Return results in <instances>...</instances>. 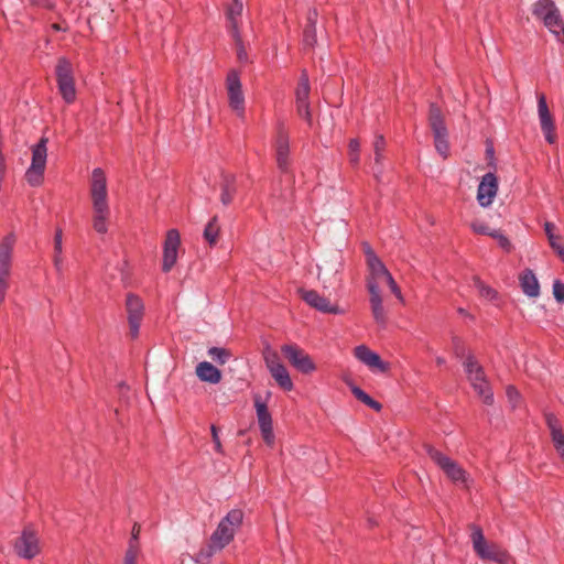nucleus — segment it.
<instances>
[{"mask_svg": "<svg viewBox=\"0 0 564 564\" xmlns=\"http://www.w3.org/2000/svg\"><path fill=\"white\" fill-rule=\"evenodd\" d=\"M90 196L94 209V229L98 234H106V225L109 216V206L107 202V178L102 169L96 167L91 173Z\"/></svg>", "mask_w": 564, "mask_h": 564, "instance_id": "obj_1", "label": "nucleus"}, {"mask_svg": "<svg viewBox=\"0 0 564 564\" xmlns=\"http://www.w3.org/2000/svg\"><path fill=\"white\" fill-rule=\"evenodd\" d=\"M532 14L557 39L564 42V21L553 0H536L532 4Z\"/></svg>", "mask_w": 564, "mask_h": 564, "instance_id": "obj_2", "label": "nucleus"}, {"mask_svg": "<svg viewBox=\"0 0 564 564\" xmlns=\"http://www.w3.org/2000/svg\"><path fill=\"white\" fill-rule=\"evenodd\" d=\"M427 121L433 133L435 149L443 159H446L449 154L448 130L443 111L436 102H430Z\"/></svg>", "mask_w": 564, "mask_h": 564, "instance_id": "obj_3", "label": "nucleus"}, {"mask_svg": "<svg viewBox=\"0 0 564 564\" xmlns=\"http://www.w3.org/2000/svg\"><path fill=\"white\" fill-rule=\"evenodd\" d=\"M243 521V511L241 509H231L218 523L216 530L210 535V540L221 550L225 549L235 538L236 531Z\"/></svg>", "mask_w": 564, "mask_h": 564, "instance_id": "obj_4", "label": "nucleus"}, {"mask_svg": "<svg viewBox=\"0 0 564 564\" xmlns=\"http://www.w3.org/2000/svg\"><path fill=\"white\" fill-rule=\"evenodd\" d=\"M471 541L476 554L485 561H494L500 564L507 563L510 558L509 553L499 545L488 544L482 529L477 524H470Z\"/></svg>", "mask_w": 564, "mask_h": 564, "instance_id": "obj_5", "label": "nucleus"}, {"mask_svg": "<svg viewBox=\"0 0 564 564\" xmlns=\"http://www.w3.org/2000/svg\"><path fill=\"white\" fill-rule=\"evenodd\" d=\"M46 137H42L36 144L32 147V162L25 172V181L32 187H37L44 182V172L47 158Z\"/></svg>", "mask_w": 564, "mask_h": 564, "instance_id": "obj_6", "label": "nucleus"}, {"mask_svg": "<svg viewBox=\"0 0 564 564\" xmlns=\"http://www.w3.org/2000/svg\"><path fill=\"white\" fill-rule=\"evenodd\" d=\"M55 76L58 91L63 100L70 105L76 99V87L74 78V68L70 61L64 56L57 59L55 66Z\"/></svg>", "mask_w": 564, "mask_h": 564, "instance_id": "obj_7", "label": "nucleus"}, {"mask_svg": "<svg viewBox=\"0 0 564 564\" xmlns=\"http://www.w3.org/2000/svg\"><path fill=\"white\" fill-rule=\"evenodd\" d=\"M429 457L444 471L453 482H466L467 471L451 457L444 455L431 444H424Z\"/></svg>", "mask_w": 564, "mask_h": 564, "instance_id": "obj_8", "label": "nucleus"}, {"mask_svg": "<svg viewBox=\"0 0 564 564\" xmlns=\"http://www.w3.org/2000/svg\"><path fill=\"white\" fill-rule=\"evenodd\" d=\"M14 553L24 560H33L41 553L40 538L33 524H26L13 543Z\"/></svg>", "mask_w": 564, "mask_h": 564, "instance_id": "obj_9", "label": "nucleus"}, {"mask_svg": "<svg viewBox=\"0 0 564 564\" xmlns=\"http://www.w3.org/2000/svg\"><path fill=\"white\" fill-rule=\"evenodd\" d=\"M281 352L290 365L303 375H310L316 370L312 357L296 344L281 346Z\"/></svg>", "mask_w": 564, "mask_h": 564, "instance_id": "obj_10", "label": "nucleus"}, {"mask_svg": "<svg viewBox=\"0 0 564 564\" xmlns=\"http://www.w3.org/2000/svg\"><path fill=\"white\" fill-rule=\"evenodd\" d=\"M124 305L129 324V334L132 339H135L139 336L140 326L144 316V303L139 295L128 293Z\"/></svg>", "mask_w": 564, "mask_h": 564, "instance_id": "obj_11", "label": "nucleus"}, {"mask_svg": "<svg viewBox=\"0 0 564 564\" xmlns=\"http://www.w3.org/2000/svg\"><path fill=\"white\" fill-rule=\"evenodd\" d=\"M274 149L278 169L283 173H286L290 167V137L283 121H279L276 123Z\"/></svg>", "mask_w": 564, "mask_h": 564, "instance_id": "obj_12", "label": "nucleus"}, {"mask_svg": "<svg viewBox=\"0 0 564 564\" xmlns=\"http://www.w3.org/2000/svg\"><path fill=\"white\" fill-rule=\"evenodd\" d=\"M254 408L257 412V419L260 426V431L263 437L264 443L272 447L274 445V433H273V424L272 416L268 409L265 401L261 399L260 395H254Z\"/></svg>", "mask_w": 564, "mask_h": 564, "instance_id": "obj_13", "label": "nucleus"}, {"mask_svg": "<svg viewBox=\"0 0 564 564\" xmlns=\"http://www.w3.org/2000/svg\"><path fill=\"white\" fill-rule=\"evenodd\" d=\"M181 246V235L177 229H169L163 243L162 271L167 273L177 261V252Z\"/></svg>", "mask_w": 564, "mask_h": 564, "instance_id": "obj_14", "label": "nucleus"}, {"mask_svg": "<svg viewBox=\"0 0 564 564\" xmlns=\"http://www.w3.org/2000/svg\"><path fill=\"white\" fill-rule=\"evenodd\" d=\"M227 91L229 106L238 112V115H243L245 112V97L242 94V86L240 82L239 72L236 69H230L227 74L226 78Z\"/></svg>", "mask_w": 564, "mask_h": 564, "instance_id": "obj_15", "label": "nucleus"}, {"mask_svg": "<svg viewBox=\"0 0 564 564\" xmlns=\"http://www.w3.org/2000/svg\"><path fill=\"white\" fill-rule=\"evenodd\" d=\"M538 112L541 123V130L544 133L545 140L550 144L556 142L555 121L549 109L546 97L544 94L538 95Z\"/></svg>", "mask_w": 564, "mask_h": 564, "instance_id": "obj_16", "label": "nucleus"}, {"mask_svg": "<svg viewBox=\"0 0 564 564\" xmlns=\"http://www.w3.org/2000/svg\"><path fill=\"white\" fill-rule=\"evenodd\" d=\"M301 299L311 307L326 314H343L344 311L338 305L332 304L328 299L319 295L315 290L300 289Z\"/></svg>", "mask_w": 564, "mask_h": 564, "instance_id": "obj_17", "label": "nucleus"}, {"mask_svg": "<svg viewBox=\"0 0 564 564\" xmlns=\"http://www.w3.org/2000/svg\"><path fill=\"white\" fill-rule=\"evenodd\" d=\"M498 192V177L495 171L486 173L478 185L477 200L481 207L491 205Z\"/></svg>", "mask_w": 564, "mask_h": 564, "instance_id": "obj_18", "label": "nucleus"}, {"mask_svg": "<svg viewBox=\"0 0 564 564\" xmlns=\"http://www.w3.org/2000/svg\"><path fill=\"white\" fill-rule=\"evenodd\" d=\"M354 355L359 361L372 370L376 369L381 373H387L390 371V362L382 360L379 354L371 350L366 345H359L355 347Z\"/></svg>", "mask_w": 564, "mask_h": 564, "instance_id": "obj_19", "label": "nucleus"}, {"mask_svg": "<svg viewBox=\"0 0 564 564\" xmlns=\"http://www.w3.org/2000/svg\"><path fill=\"white\" fill-rule=\"evenodd\" d=\"M367 289L370 294V307L373 319L380 327L384 328L387 326V315L377 281H368Z\"/></svg>", "mask_w": 564, "mask_h": 564, "instance_id": "obj_20", "label": "nucleus"}, {"mask_svg": "<svg viewBox=\"0 0 564 564\" xmlns=\"http://www.w3.org/2000/svg\"><path fill=\"white\" fill-rule=\"evenodd\" d=\"M220 202L224 206H228L234 202L237 194V177L232 173L226 171L220 172Z\"/></svg>", "mask_w": 564, "mask_h": 564, "instance_id": "obj_21", "label": "nucleus"}, {"mask_svg": "<svg viewBox=\"0 0 564 564\" xmlns=\"http://www.w3.org/2000/svg\"><path fill=\"white\" fill-rule=\"evenodd\" d=\"M519 282L522 292L529 297H538L540 284L534 272L527 268L519 274Z\"/></svg>", "mask_w": 564, "mask_h": 564, "instance_id": "obj_22", "label": "nucleus"}, {"mask_svg": "<svg viewBox=\"0 0 564 564\" xmlns=\"http://www.w3.org/2000/svg\"><path fill=\"white\" fill-rule=\"evenodd\" d=\"M196 376L203 382L217 384L221 381V371L208 361H200L195 369Z\"/></svg>", "mask_w": 564, "mask_h": 564, "instance_id": "obj_23", "label": "nucleus"}, {"mask_svg": "<svg viewBox=\"0 0 564 564\" xmlns=\"http://www.w3.org/2000/svg\"><path fill=\"white\" fill-rule=\"evenodd\" d=\"M140 525L134 523L131 530V536L128 542V549L124 554L123 564H137V558L140 553Z\"/></svg>", "mask_w": 564, "mask_h": 564, "instance_id": "obj_24", "label": "nucleus"}, {"mask_svg": "<svg viewBox=\"0 0 564 564\" xmlns=\"http://www.w3.org/2000/svg\"><path fill=\"white\" fill-rule=\"evenodd\" d=\"M367 267L369 270V276L367 278V282L377 281V283L379 284L380 280H384L389 274H391L379 257L373 258L370 261H367Z\"/></svg>", "mask_w": 564, "mask_h": 564, "instance_id": "obj_25", "label": "nucleus"}, {"mask_svg": "<svg viewBox=\"0 0 564 564\" xmlns=\"http://www.w3.org/2000/svg\"><path fill=\"white\" fill-rule=\"evenodd\" d=\"M346 383L349 386L351 393L358 401L366 404L367 406L375 410L376 412H380L382 410V404L379 401L371 398L360 387L354 384L352 382H348V381H346Z\"/></svg>", "mask_w": 564, "mask_h": 564, "instance_id": "obj_26", "label": "nucleus"}, {"mask_svg": "<svg viewBox=\"0 0 564 564\" xmlns=\"http://www.w3.org/2000/svg\"><path fill=\"white\" fill-rule=\"evenodd\" d=\"M270 373L282 390L292 391L294 389L293 381L284 365L276 367L275 369H271Z\"/></svg>", "mask_w": 564, "mask_h": 564, "instance_id": "obj_27", "label": "nucleus"}, {"mask_svg": "<svg viewBox=\"0 0 564 564\" xmlns=\"http://www.w3.org/2000/svg\"><path fill=\"white\" fill-rule=\"evenodd\" d=\"M242 12V2L241 0H232V2L228 6L226 11V17L228 20V29L232 34L235 31H239L237 18L241 15Z\"/></svg>", "mask_w": 564, "mask_h": 564, "instance_id": "obj_28", "label": "nucleus"}, {"mask_svg": "<svg viewBox=\"0 0 564 564\" xmlns=\"http://www.w3.org/2000/svg\"><path fill=\"white\" fill-rule=\"evenodd\" d=\"M220 234V226L218 224V216H214L209 219L207 225L204 228V239L208 242L210 247L217 245Z\"/></svg>", "mask_w": 564, "mask_h": 564, "instance_id": "obj_29", "label": "nucleus"}, {"mask_svg": "<svg viewBox=\"0 0 564 564\" xmlns=\"http://www.w3.org/2000/svg\"><path fill=\"white\" fill-rule=\"evenodd\" d=\"M471 386L485 404L491 405L494 403V393L487 378L481 381H471Z\"/></svg>", "mask_w": 564, "mask_h": 564, "instance_id": "obj_30", "label": "nucleus"}, {"mask_svg": "<svg viewBox=\"0 0 564 564\" xmlns=\"http://www.w3.org/2000/svg\"><path fill=\"white\" fill-rule=\"evenodd\" d=\"M310 91H311V86H310L308 75H307V72L305 69H303L301 73L299 83H297V87L295 89L296 101L308 100Z\"/></svg>", "mask_w": 564, "mask_h": 564, "instance_id": "obj_31", "label": "nucleus"}, {"mask_svg": "<svg viewBox=\"0 0 564 564\" xmlns=\"http://www.w3.org/2000/svg\"><path fill=\"white\" fill-rule=\"evenodd\" d=\"M219 551H221V549L218 545H215L209 539V542L196 553L194 560L198 564H207L214 554Z\"/></svg>", "mask_w": 564, "mask_h": 564, "instance_id": "obj_32", "label": "nucleus"}, {"mask_svg": "<svg viewBox=\"0 0 564 564\" xmlns=\"http://www.w3.org/2000/svg\"><path fill=\"white\" fill-rule=\"evenodd\" d=\"M262 356L269 371L271 369H275L276 367L283 366L278 351L272 349L269 344L264 347Z\"/></svg>", "mask_w": 564, "mask_h": 564, "instance_id": "obj_33", "label": "nucleus"}, {"mask_svg": "<svg viewBox=\"0 0 564 564\" xmlns=\"http://www.w3.org/2000/svg\"><path fill=\"white\" fill-rule=\"evenodd\" d=\"M208 355L220 366L225 365L232 356L229 349L223 347H210L208 349Z\"/></svg>", "mask_w": 564, "mask_h": 564, "instance_id": "obj_34", "label": "nucleus"}, {"mask_svg": "<svg viewBox=\"0 0 564 564\" xmlns=\"http://www.w3.org/2000/svg\"><path fill=\"white\" fill-rule=\"evenodd\" d=\"M317 43L316 26L305 25L303 30L302 44L304 48L312 50Z\"/></svg>", "mask_w": 564, "mask_h": 564, "instance_id": "obj_35", "label": "nucleus"}, {"mask_svg": "<svg viewBox=\"0 0 564 564\" xmlns=\"http://www.w3.org/2000/svg\"><path fill=\"white\" fill-rule=\"evenodd\" d=\"M387 142L382 134L377 133L373 140V152H375V163L381 164L383 160V153L386 151Z\"/></svg>", "mask_w": 564, "mask_h": 564, "instance_id": "obj_36", "label": "nucleus"}, {"mask_svg": "<svg viewBox=\"0 0 564 564\" xmlns=\"http://www.w3.org/2000/svg\"><path fill=\"white\" fill-rule=\"evenodd\" d=\"M451 341L454 356L458 359L466 358L468 354L465 340L462 337L454 335L452 336Z\"/></svg>", "mask_w": 564, "mask_h": 564, "instance_id": "obj_37", "label": "nucleus"}, {"mask_svg": "<svg viewBox=\"0 0 564 564\" xmlns=\"http://www.w3.org/2000/svg\"><path fill=\"white\" fill-rule=\"evenodd\" d=\"M360 142L357 138L350 139L348 143V158L352 166H357L360 160Z\"/></svg>", "mask_w": 564, "mask_h": 564, "instance_id": "obj_38", "label": "nucleus"}, {"mask_svg": "<svg viewBox=\"0 0 564 564\" xmlns=\"http://www.w3.org/2000/svg\"><path fill=\"white\" fill-rule=\"evenodd\" d=\"M231 35H232V37L235 40L238 61L241 62V63H247L248 62V54H247L246 47L243 45L242 37L240 35V31H235Z\"/></svg>", "mask_w": 564, "mask_h": 564, "instance_id": "obj_39", "label": "nucleus"}, {"mask_svg": "<svg viewBox=\"0 0 564 564\" xmlns=\"http://www.w3.org/2000/svg\"><path fill=\"white\" fill-rule=\"evenodd\" d=\"M296 111L297 115L308 123V126H312V113L308 100L296 101Z\"/></svg>", "mask_w": 564, "mask_h": 564, "instance_id": "obj_40", "label": "nucleus"}, {"mask_svg": "<svg viewBox=\"0 0 564 564\" xmlns=\"http://www.w3.org/2000/svg\"><path fill=\"white\" fill-rule=\"evenodd\" d=\"M474 280H475V284L479 289V292L482 296L490 299V300H494L497 297L498 292L495 289H492L489 285H486L478 276H476Z\"/></svg>", "mask_w": 564, "mask_h": 564, "instance_id": "obj_41", "label": "nucleus"}, {"mask_svg": "<svg viewBox=\"0 0 564 564\" xmlns=\"http://www.w3.org/2000/svg\"><path fill=\"white\" fill-rule=\"evenodd\" d=\"M494 239L497 240L499 247L507 253L511 252L512 250V243L509 240L507 236H505L500 230H495V234L492 235Z\"/></svg>", "mask_w": 564, "mask_h": 564, "instance_id": "obj_42", "label": "nucleus"}, {"mask_svg": "<svg viewBox=\"0 0 564 564\" xmlns=\"http://www.w3.org/2000/svg\"><path fill=\"white\" fill-rule=\"evenodd\" d=\"M464 369H465V372L468 377V379L471 378V376L474 375L475 372V369L476 367L479 365L478 361L476 360L474 354L471 352H468V355L466 356L465 360H464Z\"/></svg>", "mask_w": 564, "mask_h": 564, "instance_id": "obj_43", "label": "nucleus"}, {"mask_svg": "<svg viewBox=\"0 0 564 564\" xmlns=\"http://www.w3.org/2000/svg\"><path fill=\"white\" fill-rule=\"evenodd\" d=\"M473 231L477 235H485L492 237L496 229H490L488 225L482 221H473L470 225Z\"/></svg>", "mask_w": 564, "mask_h": 564, "instance_id": "obj_44", "label": "nucleus"}, {"mask_svg": "<svg viewBox=\"0 0 564 564\" xmlns=\"http://www.w3.org/2000/svg\"><path fill=\"white\" fill-rule=\"evenodd\" d=\"M545 424L549 427L550 432L562 430L558 419L554 413L547 412L544 414Z\"/></svg>", "mask_w": 564, "mask_h": 564, "instance_id": "obj_45", "label": "nucleus"}, {"mask_svg": "<svg viewBox=\"0 0 564 564\" xmlns=\"http://www.w3.org/2000/svg\"><path fill=\"white\" fill-rule=\"evenodd\" d=\"M218 432H219V429L215 424H212L210 425V433H212V440H213V443H214V446H215V451L218 454L224 455V448H223V444L220 442Z\"/></svg>", "mask_w": 564, "mask_h": 564, "instance_id": "obj_46", "label": "nucleus"}, {"mask_svg": "<svg viewBox=\"0 0 564 564\" xmlns=\"http://www.w3.org/2000/svg\"><path fill=\"white\" fill-rule=\"evenodd\" d=\"M553 296L557 303L564 302V283L561 280L553 282Z\"/></svg>", "mask_w": 564, "mask_h": 564, "instance_id": "obj_47", "label": "nucleus"}, {"mask_svg": "<svg viewBox=\"0 0 564 564\" xmlns=\"http://www.w3.org/2000/svg\"><path fill=\"white\" fill-rule=\"evenodd\" d=\"M62 239H63V230L62 228H56L54 235V254L62 256Z\"/></svg>", "mask_w": 564, "mask_h": 564, "instance_id": "obj_48", "label": "nucleus"}, {"mask_svg": "<svg viewBox=\"0 0 564 564\" xmlns=\"http://www.w3.org/2000/svg\"><path fill=\"white\" fill-rule=\"evenodd\" d=\"M384 281L389 285L391 292L400 300H402V294L399 285L397 284L395 280L393 279L392 274H389Z\"/></svg>", "mask_w": 564, "mask_h": 564, "instance_id": "obj_49", "label": "nucleus"}, {"mask_svg": "<svg viewBox=\"0 0 564 564\" xmlns=\"http://www.w3.org/2000/svg\"><path fill=\"white\" fill-rule=\"evenodd\" d=\"M486 158L488 160V166L496 171L497 164L495 159V149L491 143H489L486 148Z\"/></svg>", "mask_w": 564, "mask_h": 564, "instance_id": "obj_50", "label": "nucleus"}, {"mask_svg": "<svg viewBox=\"0 0 564 564\" xmlns=\"http://www.w3.org/2000/svg\"><path fill=\"white\" fill-rule=\"evenodd\" d=\"M361 247H362V251L366 256V262L372 260L373 258H378L377 253L375 252V250L372 249V247L370 246L369 242L364 241L361 243Z\"/></svg>", "mask_w": 564, "mask_h": 564, "instance_id": "obj_51", "label": "nucleus"}, {"mask_svg": "<svg viewBox=\"0 0 564 564\" xmlns=\"http://www.w3.org/2000/svg\"><path fill=\"white\" fill-rule=\"evenodd\" d=\"M317 18H318L317 10L315 8L308 9L307 14H306V24L305 25L316 26Z\"/></svg>", "mask_w": 564, "mask_h": 564, "instance_id": "obj_52", "label": "nucleus"}, {"mask_svg": "<svg viewBox=\"0 0 564 564\" xmlns=\"http://www.w3.org/2000/svg\"><path fill=\"white\" fill-rule=\"evenodd\" d=\"M551 438H552L554 447H556L557 445L564 446L563 430L554 431L553 433H551Z\"/></svg>", "mask_w": 564, "mask_h": 564, "instance_id": "obj_53", "label": "nucleus"}, {"mask_svg": "<svg viewBox=\"0 0 564 564\" xmlns=\"http://www.w3.org/2000/svg\"><path fill=\"white\" fill-rule=\"evenodd\" d=\"M554 229H555V226H554V224H553V223L546 221V223L544 224V231H545V235H546V237H547V240H549V239H562V237H561V236H555V235H554V232H553V231H554Z\"/></svg>", "mask_w": 564, "mask_h": 564, "instance_id": "obj_54", "label": "nucleus"}, {"mask_svg": "<svg viewBox=\"0 0 564 564\" xmlns=\"http://www.w3.org/2000/svg\"><path fill=\"white\" fill-rule=\"evenodd\" d=\"M485 378H486V375H485L484 367L478 365L475 369L474 375L471 376V378L469 380H470V382L471 381H481Z\"/></svg>", "mask_w": 564, "mask_h": 564, "instance_id": "obj_55", "label": "nucleus"}, {"mask_svg": "<svg viewBox=\"0 0 564 564\" xmlns=\"http://www.w3.org/2000/svg\"><path fill=\"white\" fill-rule=\"evenodd\" d=\"M507 395H508V398H509L511 401L517 400V399H519V398H520V393H519V391H518V390H517V388H516V387H513V386H508V387H507Z\"/></svg>", "mask_w": 564, "mask_h": 564, "instance_id": "obj_56", "label": "nucleus"}, {"mask_svg": "<svg viewBox=\"0 0 564 564\" xmlns=\"http://www.w3.org/2000/svg\"><path fill=\"white\" fill-rule=\"evenodd\" d=\"M53 262H54V267H55L56 271L58 272V274H61L62 270H63V258H62V256L54 254Z\"/></svg>", "mask_w": 564, "mask_h": 564, "instance_id": "obj_57", "label": "nucleus"}, {"mask_svg": "<svg viewBox=\"0 0 564 564\" xmlns=\"http://www.w3.org/2000/svg\"><path fill=\"white\" fill-rule=\"evenodd\" d=\"M560 239H549V243L555 252L562 245L558 242Z\"/></svg>", "mask_w": 564, "mask_h": 564, "instance_id": "obj_58", "label": "nucleus"}, {"mask_svg": "<svg viewBox=\"0 0 564 564\" xmlns=\"http://www.w3.org/2000/svg\"><path fill=\"white\" fill-rule=\"evenodd\" d=\"M556 256L564 262V246H561L556 251Z\"/></svg>", "mask_w": 564, "mask_h": 564, "instance_id": "obj_59", "label": "nucleus"}, {"mask_svg": "<svg viewBox=\"0 0 564 564\" xmlns=\"http://www.w3.org/2000/svg\"><path fill=\"white\" fill-rule=\"evenodd\" d=\"M435 361H436V364H437L438 366H442V365H444V364H445V358H444V357L438 356V357H436Z\"/></svg>", "mask_w": 564, "mask_h": 564, "instance_id": "obj_60", "label": "nucleus"}, {"mask_svg": "<svg viewBox=\"0 0 564 564\" xmlns=\"http://www.w3.org/2000/svg\"><path fill=\"white\" fill-rule=\"evenodd\" d=\"M52 29L54 31H64V29H62V26L58 23H53L52 24Z\"/></svg>", "mask_w": 564, "mask_h": 564, "instance_id": "obj_61", "label": "nucleus"}, {"mask_svg": "<svg viewBox=\"0 0 564 564\" xmlns=\"http://www.w3.org/2000/svg\"><path fill=\"white\" fill-rule=\"evenodd\" d=\"M245 433H246V431H245V430H240V431L238 432V435L242 436V435H245Z\"/></svg>", "mask_w": 564, "mask_h": 564, "instance_id": "obj_62", "label": "nucleus"}]
</instances>
